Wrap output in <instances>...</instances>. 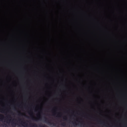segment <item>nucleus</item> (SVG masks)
Here are the masks:
<instances>
[{
    "mask_svg": "<svg viewBox=\"0 0 127 127\" xmlns=\"http://www.w3.org/2000/svg\"><path fill=\"white\" fill-rule=\"evenodd\" d=\"M44 121L45 122L47 123L49 125H53L54 126H56L55 124L51 122L49 120V119L46 118H45Z\"/></svg>",
    "mask_w": 127,
    "mask_h": 127,
    "instance_id": "obj_1",
    "label": "nucleus"
},
{
    "mask_svg": "<svg viewBox=\"0 0 127 127\" xmlns=\"http://www.w3.org/2000/svg\"><path fill=\"white\" fill-rule=\"evenodd\" d=\"M30 127H37V126L36 124L33 123L30 124Z\"/></svg>",
    "mask_w": 127,
    "mask_h": 127,
    "instance_id": "obj_2",
    "label": "nucleus"
},
{
    "mask_svg": "<svg viewBox=\"0 0 127 127\" xmlns=\"http://www.w3.org/2000/svg\"><path fill=\"white\" fill-rule=\"evenodd\" d=\"M3 116L2 115L0 114V120L1 121H2L3 119Z\"/></svg>",
    "mask_w": 127,
    "mask_h": 127,
    "instance_id": "obj_3",
    "label": "nucleus"
},
{
    "mask_svg": "<svg viewBox=\"0 0 127 127\" xmlns=\"http://www.w3.org/2000/svg\"><path fill=\"white\" fill-rule=\"evenodd\" d=\"M39 127H47L45 125L42 124L39 125Z\"/></svg>",
    "mask_w": 127,
    "mask_h": 127,
    "instance_id": "obj_4",
    "label": "nucleus"
},
{
    "mask_svg": "<svg viewBox=\"0 0 127 127\" xmlns=\"http://www.w3.org/2000/svg\"><path fill=\"white\" fill-rule=\"evenodd\" d=\"M22 123H23L25 125V126L26 127H27L28 126V125L25 122L23 123L22 122L21 123V124H22Z\"/></svg>",
    "mask_w": 127,
    "mask_h": 127,
    "instance_id": "obj_5",
    "label": "nucleus"
},
{
    "mask_svg": "<svg viewBox=\"0 0 127 127\" xmlns=\"http://www.w3.org/2000/svg\"><path fill=\"white\" fill-rule=\"evenodd\" d=\"M12 125L13 126H15L16 125V123L12 121Z\"/></svg>",
    "mask_w": 127,
    "mask_h": 127,
    "instance_id": "obj_6",
    "label": "nucleus"
},
{
    "mask_svg": "<svg viewBox=\"0 0 127 127\" xmlns=\"http://www.w3.org/2000/svg\"><path fill=\"white\" fill-rule=\"evenodd\" d=\"M62 126H64L65 125V124L64 123H63L61 124V125Z\"/></svg>",
    "mask_w": 127,
    "mask_h": 127,
    "instance_id": "obj_7",
    "label": "nucleus"
},
{
    "mask_svg": "<svg viewBox=\"0 0 127 127\" xmlns=\"http://www.w3.org/2000/svg\"><path fill=\"white\" fill-rule=\"evenodd\" d=\"M4 112V111L3 110L0 109V112Z\"/></svg>",
    "mask_w": 127,
    "mask_h": 127,
    "instance_id": "obj_8",
    "label": "nucleus"
},
{
    "mask_svg": "<svg viewBox=\"0 0 127 127\" xmlns=\"http://www.w3.org/2000/svg\"><path fill=\"white\" fill-rule=\"evenodd\" d=\"M7 118H11V116L10 115H8L7 116Z\"/></svg>",
    "mask_w": 127,
    "mask_h": 127,
    "instance_id": "obj_9",
    "label": "nucleus"
},
{
    "mask_svg": "<svg viewBox=\"0 0 127 127\" xmlns=\"http://www.w3.org/2000/svg\"><path fill=\"white\" fill-rule=\"evenodd\" d=\"M22 115V113H19V116L21 115Z\"/></svg>",
    "mask_w": 127,
    "mask_h": 127,
    "instance_id": "obj_10",
    "label": "nucleus"
},
{
    "mask_svg": "<svg viewBox=\"0 0 127 127\" xmlns=\"http://www.w3.org/2000/svg\"><path fill=\"white\" fill-rule=\"evenodd\" d=\"M63 118L65 120H67V119H66V118Z\"/></svg>",
    "mask_w": 127,
    "mask_h": 127,
    "instance_id": "obj_11",
    "label": "nucleus"
},
{
    "mask_svg": "<svg viewBox=\"0 0 127 127\" xmlns=\"http://www.w3.org/2000/svg\"><path fill=\"white\" fill-rule=\"evenodd\" d=\"M73 124L74 125H76V124L75 123H73Z\"/></svg>",
    "mask_w": 127,
    "mask_h": 127,
    "instance_id": "obj_12",
    "label": "nucleus"
},
{
    "mask_svg": "<svg viewBox=\"0 0 127 127\" xmlns=\"http://www.w3.org/2000/svg\"><path fill=\"white\" fill-rule=\"evenodd\" d=\"M9 122H10V120H9Z\"/></svg>",
    "mask_w": 127,
    "mask_h": 127,
    "instance_id": "obj_13",
    "label": "nucleus"
},
{
    "mask_svg": "<svg viewBox=\"0 0 127 127\" xmlns=\"http://www.w3.org/2000/svg\"><path fill=\"white\" fill-rule=\"evenodd\" d=\"M34 119V118H32V119H33V120Z\"/></svg>",
    "mask_w": 127,
    "mask_h": 127,
    "instance_id": "obj_14",
    "label": "nucleus"
},
{
    "mask_svg": "<svg viewBox=\"0 0 127 127\" xmlns=\"http://www.w3.org/2000/svg\"><path fill=\"white\" fill-rule=\"evenodd\" d=\"M1 125L2 126H3V125Z\"/></svg>",
    "mask_w": 127,
    "mask_h": 127,
    "instance_id": "obj_15",
    "label": "nucleus"
},
{
    "mask_svg": "<svg viewBox=\"0 0 127 127\" xmlns=\"http://www.w3.org/2000/svg\"><path fill=\"white\" fill-rule=\"evenodd\" d=\"M102 123H101V124H102Z\"/></svg>",
    "mask_w": 127,
    "mask_h": 127,
    "instance_id": "obj_16",
    "label": "nucleus"
}]
</instances>
